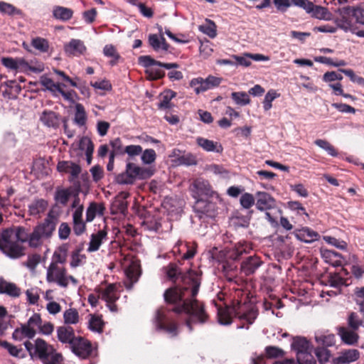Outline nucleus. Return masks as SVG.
<instances>
[{"mask_svg":"<svg viewBox=\"0 0 364 364\" xmlns=\"http://www.w3.org/2000/svg\"><path fill=\"white\" fill-rule=\"evenodd\" d=\"M315 354L321 364L328 361L331 357V352L326 348L317 347L315 349Z\"/></svg>","mask_w":364,"mask_h":364,"instance_id":"obj_50","label":"nucleus"},{"mask_svg":"<svg viewBox=\"0 0 364 364\" xmlns=\"http://www.w3.org/2000/svg\"><path fill=\"white\" fill-rule=\"evenodd\" d=\"M31 46L41 53H47L49 50L50 45L47 39L36 37L32 39Z\"/></svg>","mask_w":364,"mask_h":364,"instance_id":"obj_44","label":"nucleus"},{"mask_svg":"<svg viewBox=\"0 0 364 364\" xmlns=\"http://www.w3.org/2000/svg\"><path fill=\"white\" fill-rule=\"evenodd\" d=\"M306 13L311 14V17L319 20H330L331 16L327 8L315 5L312 2L309 3Z\"/></svg>","mask_w":364,"mask_h":364,"instance_id":"obj_21","label":"nucleus"},{"mask_svg":"<svg viewBox=\"0 0 364 364\" xmlns=\"http://www.w3.org/2000/svg\"><path fill=\"white\" fill-rule=\"evenodd\" d=\"M73 189L72 188H58L54 195V200L55 202L63 206L67 205L70 198L71 197Z\"/></svg>","mask_w":364,"mask_h":364,"instance_id":"obj_29","label":"nucleus"},{"mask_svg":"<svg viewBox=\"0 0 364 364\" xmlns=\"http://www.w3.org/2000/svg\"><path fill=\"white\" fill-rule=\"evenodd\" d=\"M240 202L243 208L249 209L255 203V199L252 194L245 193L240 197Z\"/></svg>","mask_w":364,"mask_h":364,"instance_id":"obj_55","label":"nucleus"},{"mask_svg":"<svg viewBox=\"0 0 364 364\" xmlns=\"http://www.w3.org/2000/svg\"><path fill=\"white\" fill-rule=\"evenodd\" d=\"M87 114L84 106L82 104L75 105V113L74 122L80 127H82L86 124Z\"/></svg>","mask_w":364,"mask_h":364,"instance_id":"obj_38","label":"nucleus"},{"mask_svg":"<svg viewBox=\"0 0 364 364\" xmlns=\"http://www.w3.org/2000/svg\"><path fill=\"white\" fill-rule=\"evenodd\" d=\"M104 325L105 323L101 316L90 314L88 327L91 331L102 333L103 331Z\"/></svg>","mask_w":364,"mask_h":364,"instance_id":"obj_39","label":"nucleus"},{"mask_svg":"<svg viewBox=\"0 0 364 364\" xmlns=\"http://www.w3.org/2000/svg\"><path fill=\"white\" fill-rule=\"evenodd\" d=\"M246 308L245 303L242 304L240 301L236 300L233 301L232 311L240 319H244L249 323H252L257 316V311L253 309L246 310Z\"/></svg>","mask_w":364,"mask_h":364,"instance_id":"obj_11","label":"nucleus"},{"mask_svg":"<svg viewBox=\"0 0 364 364\" xmlns=\"http://www.w3.org/2000/svg\"><path fill=\"white\" fill-rule=\"evenodd\" d=\"M315 340L318 346H321L323 348L331 347L336 344L335 335L328 332H317L315 336Z\"/></svg>","mask_w":364,"mask_h":364,"instance_id":"obj_25","label":"nucleus"},{"mask_svg":"<svg viewBox=\"0 0 364 364\" xmlns=\"http://www.w3.org/2000/svg\"><path fill=\"white\" fill-rule=\"evenodd\" d=\"M266 356L268 358H282L284 355V351L276 346H267L265 348Z\"/></svg>","mask_w":364,"mask_h":364,"instance_id":"obj_54","label":"nucleus"},{"mask_svg":"<svg viewBox=\"0 0 364 364\" xmlns=\"http://www.w3.org/2000/svg\"><path fill=\"white\" fill-rule=\"evenodd\" d=\"M335 23L337 25L336 28H339L345 32L350 31L353 34L356 32V28L353 26L350 17L341 16L335 20Z\"/></svg>","mask_w":364,"mask_h":364,"instance_id":"obj_35","label":"nucleus"},{"mask_svg":"<svg viewBox=\"0 0 364 364\" xmlns=\"http://www.w3.org/2000/svg\"><path fill=\"white\" fill-rule=\"evenodd\" d=\"M176 96V92L171 90H166L161 94V100L158 104L159 109H170L173 107L171 100Z\"/></svg>","mask_w":364,"mask_h":364,"instance_id":"obj_34","label":"nucleus"},{"mask_svg":"<svg viewBox=\"0 0 364 364\" xmlns=\"http://www.w3.org/2000/svg\"><path fill=\"white\" fill-rule=\"evenodd\" d=\"M324 240L328 244L332 245L340 250H346L347 248V243L343 240H340L331 236L324 237Z\"/></svg>","mask_w":364,"mask_h":364,"instance_id":"obj_62","label":"nucleus"},{"mask_svg":"<svg viewBox=\"0 0 364 364\" xmlns=\"http://www.w3.org/2000/svg\"><path fill=\"white\" fill-rule=\"evenodd\" d=\"M41 83L43 85L47 90L55 92L59 91L61 86H65L64 84L60 83H55L53 80L46 76H42L41 78Z\"/></svg>","mask_w":364,"mask_h":364,"instance_id":"obj_47","label":"nucleus"},{"mask_svg":"<svg viewBox=\"0 0 364 364\" xmlns=\"http://www.w3.org/2000/svg\"><path fill=\"white\" fill-rule=\"evenodd\" d=\"M0 88H4L2 90L3 95L9 99L16 98L21 90L20 85L16 80H9L1 84Z\"/></svg>","mask_w":364,"mask_h":364,"instance_id":"obj_23","label":"nucleus"},{"mask_svg":"<svg viewBox=\"0 0 364 364\" xmlns=\"http://www.w3.org/2000/svg\"><path fill=\"white\" fill-rule=\"evenodd\" d=\"M57 169L59 172L69 173L71 180L78 177L81 172L80 165L71 161H61L58 163Z\"/></svg>","mask_w":364,"mask_h":364,"instance_id":"obj_17","label":"nucleus"},{"mask_svg":"<svg viewBox=\"0 0 364 364\" xmlns=\"http://www.w3.org/2000/svg\"><path fill=\"white\" fill-rule=\"evenodd\" d=\"M221 82L220 77L208 75L205 79L200 77L193 78L190 82V86L196 94H200L219 86Z\"/></svg>","mask_w":364,"mask_h":364,"instance_id":"obj_7","label":"nucleus"},{"mask_svg":"<svg viewBox=\"0 0 364 364\" xmlns=\"http://www.w3.org/2000/svg\"><path fill=\"white\" fill-rule=\"evenodd\" d=\"M360 358V352L357 349L343 350L340 355L334 358V364H350Z\"/></svg>","mask_w":364,"mask_h":364,"instance_id":"obj_18","label":"nucleus"},{"mask_svg":"<svg viewBox=\"0 0 364 364\" xmlns=\"http://www.w3.org/2000/svg\"><path fill=\"white\" fill-rule=\"evenodd\" d=\"M124 154L128 155L127 161L132 160L134 156L142 153V147L140 145H129L124 147Z\"/></svg>","mask_w":364,"mask_h":364,"instance_id":"obj_49","label":"nucleus"},{"mask_svg":"<svg viewBox=\"0 0 364 364\" xmlns=\"http://www.w3.org/2000/svg\"><path fill=\"white\" fill-rule=\"evenodd\" d=\"M79 149L85 151L87 162L88 164H90L94 151V144L92 141L87 136L82 137L79 142Z\"/></svg>","mask_w":364,"mask_h":364,"instance_id":"obj_28","label":"nucleus"},{"mask_svg":"<svg viewBox=\"0 0 364 364\" xmlns=\"http://www.w3.org/2000/svg\"><path fill=\"white\" fill-rule=\"evenodd\" d=\"M41 259V257L39 254L35 253L29 255L28 256L26 262H24V265H26L31 271H34L37 265L40 263Z\"/></svg>","mask_w":364,"mask_h":364,"instance_id":"obj_56","label":"nucleus"},{"mask_svg":"<svg viewBox=\"0 0 364 364\" xmlns=\"http://www.w3.org/2000/svg\"><path fill=\"white\" fill-rule=\"evenodd\" d=\"M107 231L106 227L104 229L98 230L96 233H92L90 236V241L87 251L93 252L97 251L103 241L107 240Z\"/></svg>","mask_w":364,"mask_h":364,"instance_id":"obj_15","label":"nucleus"},{"mask_svg":"<svg viewBox=\"0 0 364 364\" xmlns=\"http://www.w3.org/2000/svg\"><path fill=\"white\" fill-rule=\"evenodd\" d=\"M71 232V228L69 224L63 222L58 228V237L60 240H66L69 237Z\"/></svg>","mask_w":364,"mask_h":364,"instance_id":"obj_61","label":"nucleus"},{"mask_svg":"<svg viewBox=\"0 0 364 364\" xmlns=\"http://www.w3.org/2000/svg\"><path fill=\"white\" fill-rule=\"evenodd\" d=\"M337 333L345 344L353 346L358 342L359 335L357 333V330L348 328L347 326H338L337 328Z\"/></svg>","mask_w":364,"mask_h":364,"instance_id":"obj_14","label":"nucleus"},{"mask_svg":"<svg viewBox=\"0 0 364 364\" xmlns=\"http://www.w3.org/2000/svg\"><path fill=\"white\" fill-rule=\"evenodd\" d=\"M198 193L200 196H212L213 191L210 183L207 180L202 178L196 179L193 183Z\"/></svg>","mask_w":364,"mask_h":364,"instance_id":"obj_33","label":"nucleus"},{"mask_svg":"<svg viewBox=\"0 0 364 364\" xmlns=\"http://www.w3.org/2000/svg\"><path fill=\"white\" fill-rule=\"evenodd\" d=\"M165 269L168 278L178 283L164 294L165 301L174 306L159 309L153 321L156 331H164L174 338L178 335V325L169 317L171 312L188 315L186 325L190 331H193V323H204L208 321V315L203 304L195 298L200 286L202 272L190 269L183 273L176 263H170Z\"/></svg>","mask_w":364,"mask_h":364,"instance_id":"obj_1","label":"nucleus"},{"mask_svg":"<svg viewBox=\"0 0 364 364\" xmlns=\"http://www.w3.org/2000/svg\"><path fill=\"white\" fill-rule=\"evenodd\" d=\"M66 273L67 269L65 267H60L55 263H50L47 269L46 280L49 283H56L61 287L67 288Z\"/></svg>","mask_w":364,"mask_h":364,"instance_id":"obj_8","label":"nucleus"},{"mask_svg":"<svg viewBox=\"0 0 364 364\" xmlns=\"http://www.w3.org/2000/svg\"><path fill=\"white\" fill-rule=\"evenodd\" d=\"M311 350L297 355L299 364H316V361L311 353Z\"/></svg>","mask_w":364,"mask_h":364,"instance_id":"obj_58","label":"nucleus"},{"mask_svg":"<svg viewBox=\"0 0 364 364\" xmlns=\"http://www.w3.org/2000/svg\"><path fill=\"white\" fill-rule=\"evenodd\" d=\"M231 98L239 105H247L250 103V98L245 92H233Z\"/></svg>","mask_w":364,"mask_h":364,"instance_id":"obj_46","label":"nucleus"},{"mask_svg":"<svg viewBox=\"0 0 364 364\" xmlns=\"http://www.w3.org/2000/svg\"><path fill=\"white\" fill-rule=\"evenodd\" d=\"M141 154V161L144 164H151L154 163L156 159V151L153 149H145L144 151H142Z\"/></svg>","mask_w":364,"mask_h":364,"instance_id":"obj_52","label":"nucleus"},{"mask_svg":"<svg viewBox=\"0 0 364 364\" xmlns=\"http://www.w3.org/2000/svg\"><path fill=\"white\" fill-rule=\"evenodd\" d=\"M44 70V64L39 61H31V63L24 60V73H40Z\"/></svg>","mask_w":364,"mask_h":364,"instance_id":"obj_41","label":"nucleus"},{"mask_svg":"<svg viewBox=\"0 0 364 364\" xmlns=\"http://www.w3.org/2000/svg\"><path fill=\"white\" fill-rule=\"evenodd\" d=\"M72 352L82 359L89 358L92 353V346L87 339L78 336L70 345Z\"/></svg>","mask_w":364,"mask_h":364,"instance_id":"obj_9","label":"nucleus"},{"mask_svg":"<svg viewBox=\"0 0 364 364\" xmlns=\"http://www.w3.org/2000/svg\"><path fill=\"white\" fill-rule=\"evenodd\" d=\"M250 250H251V247L248 242L245 241L239 242L230 252L229 257L232 259V261L225 260L220 264L221 270L228 281H232L235 275L237 266L235 261L239 259L243 253H247Z\"/></svg>","mask_w":364,"mask_h":364,"instance_id":"obj_6","label":"nucleus"},{"mask_svg":"<svg viewBox=\"0 0 364 364\" xmlns=\"http://www.w3.org/2000/svg\"><path fill=\"white\" fill-rule=\"evenodd\" d=\"M291 347L296 351L297 355L311 350L310 342L304 337L296 336L294 338Z\"/></svg>","mask_w":364,"mask_h":364,"instance_id":"obj_30","label":"nucleus"},{"mask_svg":"<svg viewBox=\"0 0 364 364\" xmlns=\"http://www.w3.org/2000/svg\"><path fill=\"white\" fill-rule=\"evenodd\" d=\"M232 313V309L230 312L228 310H219L218 311V320L220 323L223 325H228L232 323V316L230 315Z\"/></svg>","mask_w":364,"mask_h":364,"instance_id":"obj_60","label":"nucleus"},{"mask_svg":"<svg viewBox=\"0 0 364 364\" xmlns=\"http://www.w3.org/2000/svg\"><path fill=\"white\" fill-rule=\"evenodd\" d=\"M1 63L6 68L12 70H16L18 68V64L23 63V60L18 62L12 58H2Z\"/></svg>","mask_w":364,"mask_h":364,"instance_id":"obj_63","label":"nucleus"},{"mask_svg":"<svg viewBox=\"0 0 364 364\" xmlns=\"http://www.w3.org/2000/svg\"><path fill=\"white\" fill-rule=\"evenodd\" d=\"M79 318V313L76 309L70 308L64 311L63 319L65 324H76Z\"/></svg>","mask_w":364,"mask_h":364,"instance_id":"obj_40","label":"nucleus"},{"mask_svg":"<svg viewBox=\"0 0 364 364\" xmlns=\"http://www.w3.org/2000/svg\"><path fill=\"white\" fill-rule=\"evenodd\" d=\"M363 321L359 318L358 315L355 312H351L348 317V328L354 330H358L362 326Z\"/></svg>","mask_w":364,"mask_h":364,"instance_id":"obj_53","label":"nucleus"},{"mask_svg":"<svg viewBox=\"0 0 364 364\" xmlns=\"http://www.w3.org/2000/svg\"><path fill=\"white\" fill-rule=\"evenodd\" d=\"M57 336L58 340L63 343H69L70 346L76 339L75 332L71 326H61L57 328Z\"/></svg>","mask_w":364,"mask_h":364,"instance_id":"obj_22","label":"nucleus"},{"mask_svg":"<svg viewBox=\"0 0 364 364\" xmlns=\"http://www.w3.org/2000/svg\"><path fill=\"white\" fill-rule=\"evenodd\" d=\"M103 53L105 56L112 58L110 60V65H116L120 58V55L117 51L116 48L112 44L106 45L104 47Z\"/></svg>","mask_w":364,"mask_h":364,"instance_id":"obj_43","label":"nucleus"},{"mask_svg":"<svg viewBox=\"0 0 364 364\" xmlns=\"http://www.w3.org/2000/svg\"><path fill=\"white\" fill-rule=\"evenodd\" d=\"M86 223L83 219L73 220V229L75 235L80 236L86 231Z\"/></svg>","mask_w":364,"mask_h":364,"instance_id":"obj_57","label":"nucleus"},{"mask_svg":"<svg viewBox=\"0 0 364 364\" xmlns=\"http://www.w3.org/2000/svg\"><path fill=\"white\" fill-rule=\"evenodd\" d=\"M198 244L196 242H185L178 240L173 249L174 254L181 255L183 260L190 259L194 257L197 252Z\"/></svg>","mask_w":364,"mask_h":364,"instance_id":"obj_10","label":"nucleus"},{"mask_svg":"<svg viewBox=\"0 0 364 364\" xmlns=\"http://www.w3.org/2000/svg\"><path fill=\"white\" fill-rule=\"evenodd\" d=\"M41 318L39 314H34L24 324V336L29 338H33L36 333V329L41 327Z\"/></svg>","mask_w":364,"mask_h":364,"instance_id":"obj_19","label":"nucleus"},{"mask_svg":"<svg viewBox=\"0 0 364 364\" xmlns=\"http://www.w3.org/2000/svg\"><path fill=\"white\" fill-rule=\"evenodd\" d=\"M68 245L66 244L60 246L56 251L54 252L50 263L65 264L67 259Z\"/></svg>","mask_w":364,"mask_h":364,"instance_id":"obj_37","label":"nucleus"},{"mask_svg":"<svg viewBox=\"0 0 364 364\" xmlns=\"http://www.w3.org/2000/svg\"><path fill=\"white\" fill-rule=\"evenodd\" d=\"M24 346L31 357H38L43 364H60L63 361L62 355L41 338L36 339L34 344L24 342Z\"/></svg>","mask_w":364,"mask_h":364,"instance_id":"obj_3","label":"nucleus"},{"mask_svg":"<svg viewBox=\"0 0 364 364\" xmlns=\"http://www.w3.org/2000/svg\"><path fill=\"white\" fill-rule=\"evenodd\" d=\"M127 281L124 282L127 289H131L133 285L137 282L140 276L139 268L134 265L129 266L126 270Z\"/></svg>","mask_w":364,"mask_h":364,"instance_id":"obj_32","label":"nucleus"},{"mask_svg":"<svg viewBox=\"0 0 364 364\" xmlns=\"http://www.w3.org/2000/svg\"><path fill=\"white\" fill-rule=\"evenodd\" d=\"M0 250L11 258L23 255V228L13 227L0 232Z\"/></svg>","mask_w":364,"mask_h":364,"instance_id":"obj_2","label":"nucleus"},{"mask_svg":"<svg viewBox=\"0 0 364 364\" xmlns=\"http://www.w3.org/2000/svg\"><path fill=\"white\" fill-rule=\"evenodd\" d=\"M314 144L321 149L326 151L331 156H337L338 154L336 148L326 139H318L314 141Z\"/></svg>","mask_w":364,"mask_h":364,"instance_id":"obj_45","label":"nucleus"},{"mask_svg":"<svg viewBox=\"0 0 364 364\" xmlns=\"http://www.w3.org/2000/svg\"><path fill=\"white\" fill-rule=\"evenodd\" d=\"M40 119L48 127H58L60 122L59 114L50 110L43 111Z\"/></svg>","mask_w":364,"mask_h":364,"instance_id":"obj_26","label":"nucleus"},{"mask_svg":"<svg viewBox=\"0 0 364 364\" xmlns=\"http://www.w3.org/2000/svg\"><path fill=\"white\" fill-rule=\"evenodd\" d=\"M48 206V203L43 199L34 201L29 205V212L31 215H37L43 213Z\"/></svg>","mask_w":364,"mask_h":364,"instance_id":"obj_42","label":"nucleus"},{"mask_svg":"<svg viewBox=\"0 0 364 364\" xmlns=\"http://www.w3.org/2000/svg\"><path fill=\"white\" fill-rule=\"evenodd\" d=\"M97 203L91 202L86 210V222L90 223L92 222L96 215H97Z\"/></svg>","mask_w":364,"mask_h":364,"instance_id":"obj_64","label":"nucleus"},{"mask_svg":"<svg viewBox=\"0 0 364 364\" xmlns=\"http://www.w3.org/2000/svg\"><path fill=\"white\" fill-rule=\"evenodd\" d=\"M256 208L261 211L272 209L276 205L275 199L268 193L258 191L256 193Z\"/></svg>","mask_w":364,"mask_h":364,"instance_id":"obj_13","label":"nucleus"},{"mask_svg":"<svg viewBox=\"0 0 364 364\" xmlns=\"http://www.w3.org/2000/svg\"><path fill=\"white\" fill-rule=\"evenodd\" d=\"M0 293L16 297L20 296L21 289L18 288L14 283L8 282L4 279H0Z\"/></svg>","mask_w":364,"mask_h":364,"instance_id":"obj_31","label":"nucleus"},{"mask_svg":"<svg viewBox=\"0 0 364 364\" xmlns=\"http://www.w3.org/2000/svg\"><path fill=\"white\" fill-rule=\"evenodd\" d=\"M279 96V94H277V92L274 90H270L266 94L264 101H263V107L265 111L269 110L272 107V102L274 100Z\"/></svg>","mask_w":364,"mask_h":364,"instance_id":"obj_51","label":"nucleus"},{"mask_svg":"<svg viewBox=\"0 0 364 364\" xmlns=\"http://www.w3.org/2000/svg\"><path fill=\"white\" fill-rule=\"evenodd\" d=\"M73 11L72 9L63 6H55L53 11V17L63 21L70 20L73 17Z\"/></svg>","mask_w":364,"mask_h":364,"instance_id":"obj_36","label":"nucleus"},{"mask_svg":"<svg viewBox=\"0 0 364 364\" xmlns=\"http://www.w3.org/2000/svg\"><path fill=\"white\" fill-rule=\"evenodd\" d=\"M56 226V218L49 213L43 221L35 227L33 231L27 238H24V242L28 241L31 247H38L43 243V238H50Z\"/></svg>","mask_w":364,"mask_h":364,"instance_id":"obj_4","label":"nucleus"},{"mask_svg":"<svg viewBox=\"0 0 364 364\" xmlns=\"http://www.w3.org/2000/svg\"><path fill=\"white\" fill-rule=\"evenodd\" d=\"M294 234L299 240L306 243L313 242L318 240L320 238V235L317 232L308 227H304L301 229H296L294 232Z\"/></svg>","mask_w":364,"mask_h":364,"instance_id":"obj_16","label":"nucleus"},{"mask_svg":"<svg viewBox=\"0 0 364 364\" xmlns=\"http://www.w3.org/2000/svg\"><path fill=\"white\" fill-rule=\"evenodd\" d=\"M263 264L261 258L257 255L247 257L240 264V271L245 276L254 274Z\"/></svg>","mask_w":364,"mask_h":364,"instance_id":"obj_12","label":"nucleus"},{"mask_svg":"<svg viewBox=\"0 0 364 364\" xmlns=\"http://www.w3.org/2000/svg\"><path fill=\"white\" fill-rule=\"evenodd\" d=\"M154 173V170L151 168L140 167L127 161L125 171L116 176V181L119 184H133L136 180L149 178Z\"/></svg>","mask_w":364,"mask_h":364,"instance_id":"obj_5","label":"nucleus"},{"mask_svg":"<svg viewBox=\"0 0 364 364\" xmlns=\"http://www.w3.org/2000/svg\"><path fill=\"white\" fill-rule=\"evenodd\" d=\"M139 62L145 68H148L152 65H158L160 67L161 62L151 58L150 55H141L139 58Z\"/></svg>","mask_w":364,"mask_h":364,"instance_id":"obj_59","label":"nucleus"},{"mask_svg":"<svg viewBox=\"0 0 364 364\" xmlns=\"http://www.w3.org/2000/svg\"><path fill=\"white\" fill-rule=\"evenodd\" d=\"M196 142L199 146L206 151H213L219 154L223 151V147L219 142L213 141L203 137H198Z\"/></svg>","mask_w":364,"mask_h":364,"instance_id":"obj_24","label":"nucleus"},{"mask_svg":"<svg viewBox=\"0 0 364 364\" xmlns=\"http://www.w3.org/2000/svg\"><path fill=\"white\" fill-rule=\"evenodd\" d=\"M65 51L68 55L78 56L86 51L84 43L79 39H72L65 46Z\"/></svg>","mask_w":364,"mask_h":364,"instance_id":"obj_20","label":"nucleus"},{"mask_svg":"<svg viewBox=\"0 0 364 364\" xmlns=\"http://www.w3.org/2000/svg\"><path fill=\"white\" fill-rule=\"evenodd\" d=\"M101 299L106 302L117 301L119 296L115 284H109L105 289L100 291Z\"/></svg>","mask_w":364,"mask_h":364,"instance_id":"obj_27","label":"nucleus"},{"mask_svg":"<svg viewBox=\"0 0 364 364\" xmlns=\"http://www.w3.org/2000/svg\"><path fill=\"white\" fill-rule=\"evenodd\" d=\"M177 161L181 165L191 166L197 164L196 157L191 153L183 154L177 157Z\"/></svg>","mask_w":364,"mask_h":364,"instance_id":"obj_48","label":"nucleus"}]
</instances>
